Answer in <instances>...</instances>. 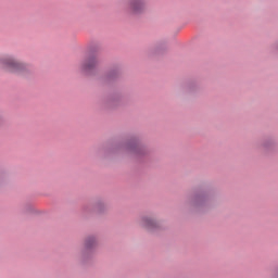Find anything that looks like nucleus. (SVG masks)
<instances>
[{"label": "nucleus", "mask_w": 278, "mask_h": 278, "mask_svg": "<svg viewBox=\"0 0 278 278\" xmlns=\"http://www.w3.org/2000/svg\"><path fill=\"white\" fill-rule=\"evenodd\" d=\"M143 227H146L147 229H153V227H155V222L153 219L144 218Z\"/></svg>", "instance_id": "4"}, {"label": "nucleus", "mask_w": 278, "mask_h": 278, "mask_svg": "<svg viewBox=\"0 0 278 278\" xmlns=\"http://www.w3.org/2000/svg\"><path fill=\"white\" fill-rule=\"evenodd\" d=\"M147 8L144 0H128L124 2V10L130 14H142Z\"/></svg>", "instance_id": "2"}, {"label": "nucleus", "mask_w": 278, "mask_h": 278, "mask_svg": "<svg viewBox=\"0 0 278 278\" xmlns=\"http://www.w3.org/2000/svg\"><path fill=\"white\" fill-rule=\"evenodd\" d=\"M0 68L7 73H17L21 75L27 71V65L18 62L14 56H3L0 58Z\"/></svg>", "instance_id": "1"}, {"label": "nucleus", "mask_w": 278, "mask_h": 278, "mask_svg": "<svg viewBox=\"0 0 278 278\" xmlns=\"http://www.w3.org/2000/svg\"><path fill=\"white\" fill-rule=\"evenodd\" d=\"M92 244H94V239H89V240L86 241V247L88 249H90V247H92Z\"/></svg>", "instance_id": "5"}, {"label": "nucleus", "mask_w": 278, "mask_h": 278, "mask_svg": "<svg viewBox=\"0 0 278 278\" xmlns=\"http://www.w3.org/2000/svg\"><path fill=\"white\" fill-rule=\"evenodd\" d=\"M96 66H99V59L97 56H91L80 64V70L84 71V73H90L94 71Z\"/></svg>", "instance_id": "3"}]
</instances>
